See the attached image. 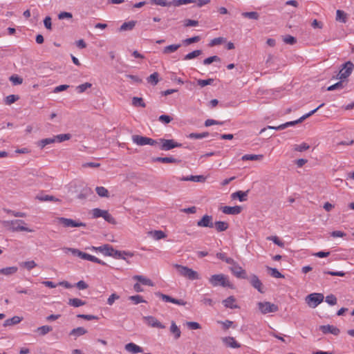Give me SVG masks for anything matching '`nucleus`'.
Here are the masks:
<instances>
[{
	"instance_id": "bf43d9fd",
	"label": "nucleus",
	"mask_w": 354,
	"mask_h": 354,
	"mask_svg": "<svg viewBox=\"0 0 354 354\" xmlns=\"http://www.w3.org/2000/svg\"><path fill=\"white\" fill-rule=\"evenodd\" d=\"M214 82V79L209 78L207 80H198L197 84L201 87H204L207 85H211Z\"/></svg>"
},
{
	"instance_id": "c85d7f7f",
	"label": "nucleus",
	"mask_w": 354,
	"mask_h": 354,
	"mask_svg": "<svg viewBox=\"0 0 354 354\" xmlns=\"http://www.w3.org/2000/svg\"><path fill=\"white\" fill-rule=\"evenodd\" d=\"M133 279H136L137 281H138L140 283H141L143 285L149 286H153V283L152 282V281L151 279H147L146 277H145L142 275H135L133 277Z\"/></svg>"
},
{
	"instance_id": "a878e982",
	"label": "nucleus",
	"mask_w": 354,
	"mask_h": 354,
	"mask_svg": "<svg viewBox=\"0 0 354 354\" xmlns=\"http://www.w3.org/2000/svg\"><path fill=\"white\" fill-rule=\"evenodd\" d=\"M170 332L174 335L175 339H178L180 337V330L174 321L171 323Z\"/></svg>"
},
{
	"instance_id": "f704fd0d",
	"label": "nucleus",
	"mask_w": 354,
	"mask_h": 354,
	"mask_svg": "<svg viewBox=\"0 0 354 354\" xmlns=\"http://www.w3.org/2000/svg\"><path fill=\"white\" fill-rule=\"evenodd\" d=\"M93 194V191L90 187H85L82 189V192L78 194L77 198L80 199L86 198L88 196Z\"/></svg>"
},
{
	"instance_id": "20e7f679",
	"label": "nucleus",
	"mask_w": 354,
	"mask_h": 354,
	"mask_svg": "<svg viewBox=\"0 0 354 354\" xmlns=\"http://www.w3.org/2000/svg\"><path fill=\"white\" fill-rule=\"evenodd\" d=\"M209 282L213 286H221L230 287L231 283L223 274H214L209 278Z\"/></svg>"
},
{
	"instance_id": "79ce46f5",
	"label": "nucleus",
	"mask_w": 354,
	"mask_h": 354,
	"mask_svg": "<svg viewBox=\"0 0 354 354\" xmlns=\"http://www.w3.org/2000/svg\"><path fill=\"white\" fill-rule=\"evenodd\" d=\"M53 330V328L50 326H42L37 328V331L40 335H45Z\"/></svg>"
},
{
	"instance_id": "c9c22d12",
	"label": "nucleus",
	"mask_w": 354,
	"mask_h": 354,
	"mask_svg": "<svg viewBox=\"0 0 354 354\" xmlns=\"http://www.w3.org/2000/svg\"><path fill=\"white\" fill-rule=\"evenodd\" d=\"M241 15L244 18L253 19V20H258L259 19V14L257 12L252 11V12H242Z\"/></svg>"
},
{
	"instance_id": "4d7b16f0",
	"label": "nucleus",
	"mask_w": 354,
	"mask_h": 354,
	"mask_svg": "<svg viewBox=\"0 0 354 354\" xmlns=\"http://www.w3.org/2000/svg\"><path fill=\"white\" fill-rule=\"evenodd\" d=\"M151 233L153 234V236L156 240H160L166 236L165 233L161 230H155Z\"/></svg>"
},
{
	"instance_id": "0e129e2a",
	"label": "nucleus",
	"mask_w": 354,
	"mask_h": 354,
	"mask_svg": "<svg viewBox=\"0 0 354 354\" xmlns=\"http://www.w3.org/2000/svg\"><path fill=\"white\" fill-rule=\"evenodd\" d=\"M172 120L173 118L168 115H161L158 118V120L164 124H169Z\"/></svg>"
},
{
	"instance_id": "9d476101",
	"label": "nucleus",
	"mask_w": 354,
	"mask_h": 354,
	"mask_svg": "<svg viewBox=\"0 0 354 354\" xmlns=\"http://www.w3.org/2000/svg\"><path fill=\"white\" fill-rule=\"evenodd\" d=\"M259 310L262 314H267L269 313H275L278 311L279 308L274 304H272L269 301L259 302L257 304Z\"/></svg>"
},
{
	"instance_id": "052dcab7",
	"label": "nucleus",
	"mask_w": 354,
	"mask_h": 354,
	"mask_svg": "<svg viewBox=\"0 0 354 354\" xmlns=\"http://www.w3.org/2000/svg\"><path fill=\"white\" fill-rule=\"evenodd\" d=\"M325 301L329 305L334 306L337 304V300L336 297L334 295L330 294V295L326 296Z\"/></svg>"
},
{
	"instance_id": "4be33fe9",
	"label": "nucleus",
	"mask_w": 354,
	"mask_h": 354,
	"mask_svg": "<svg viewBox=\"0 0 354 354\" xmlns=\"http://www.w3.org/2000/svg\"><path fill=\"white\" fill-rule=\"evenodd\" d=\"M124 348L127 351L133 354L143 352V349L142 347L131 342L127 344Z\"/></svg>"
},
{
	"instance_id": "8fccbe9b",
	"label": "nucleus",
	"mask_w": 354,
	"mask_h": 354,
	"mask_svg": "<svg viewBox=\"0 0 354 354\" xmlns=\"http://www.w3.org/2000/svg\"><path fill=\"white\" fill-rule=\"evenodd\" d=\"M196 0H173L171 1L172 6H180L183 4H188L191 3H195Z\"/></svg>"
},
{
	"instance_id": "aec40b11",
	"label": "nucleus",
	"mask_w": 354,
	"mask_h": 354,
	"mask_svg": "<svg viewBox=\"0 0 354 354\" xmlns=\"http://www.w3.org/2000/svg\"><path fill=\"white\" fill-rule=\"evenodd\" d=\"M108 256L113 257L115 259H125L124 256L132 257L133 254L131 252H125V251L121 252V251L115 250L113 249V252H111V253H108Z\"/></svg>"
},
{
	"instance_id": "bb28decb",
	"label": "nucleus",
	"mask_w": 354,
	"mask_h": 354,
	"mask_svg": "<svg viewBox=\"0 0 354 354\" xmlns=\"http://www.w3.org/2000/svg\"><path fill=\"white\" fill-rule=\"evenodd\" d=\"M136 24V21H129L128 22H124L120 27L119 30L120 32L127 31V30H131L135 27Z\"/></svg>"
},
{
	"instance_id": "13d9d810",
	"label": "nucleus",
	"mask_w": 354,
	"mask_h": 354,
	"mask_svg": "<svg viewBox=\"0 0 354 354\" xmlns=\"http://www.w3.org/2000/svg\"><path fill=\"white\" fill-rule=\"evenodd\" d=\"M200 39H201V38H200L199 36H194V37H192L184 39L183 41V43L185 45H189V44H191L192 43L198 42L200 41Z\"/></svg>"
},
{
	"instance_id": "ddd939ff",
	"label": "nucleus",
	"mask_w": 354,
	"mask_h": 354,
	"mask_svg": "<svg viewBox=\"0 0 354 354\" xmlns=\"http://www.w3.org/2000/svg\"><path fill=\"white\" fill-rule=\"evenodd\" d=\"M230 270L234 276L239 279H248L246 271L242 268L237 263L230 267Z\"/></svg>"
},
{
	"instance_id": "e2e57ef3",
	"label": "nucleus",
	"mask_w": 354,
	"mask_h": 354,
	"mask_svg": "<svg viewBox=\"0 0 354 354\" xmlns=\"http://www.w3.org/2000/svg\"><path fill=\"white\" fill-rule=\"evenodd\" d=\"M183 25L185 27L196 26L198 25V21L193 19H185L183 21Z\"/></svg>"
},
{
	"instance_id": "a18cd8bd",
	"label": "nucleus",
	"mask_w": 354,
	"mask_h": 354,
	"mask_svg": "<svg viewBox=\"0 0 354 354\" xmlns=\"http://www.w3.org/2000/svg\"><path fill=\"white\" fill-rule=\"evenodd\" d=\"M132 104L135 106H141L145 108L146 106V104L144 102L143 99L142 97H133L132 99Z\"/></svg>"
},
{
	"instance_id": "c756f323",
	"label": "nucleus",
	"mask_w": 354,
	"mask_h": 354,
	"mask_svg": "<svg viewBox=\"0 0 354 354\" xmlns=\"http://www.w3.org/2000/svg\"><path fill=\"white\" fill-rule=\"evenodd\" d=\"M86 302L78 298L69 299L68 304L73 307H80L86 305Z\"/></svg>"
},
{
	"instance_id": "b1692460",
	"label": "nucleus",
	"mask_w": 354,
	"mask_h": 354,
	"mask_svg": "<svg viewBox=\"0 0 354 354\" xmlns=\"http://www.w3.org/2000/svg\"><path fill=\"white\" fill-rule=\"evenodd\" d=\"M235 301V298L233 296H230L223 301V304H224L225 307L234 309L238 308V306L234 304Z\"/></svg>"
},
{
	"instance_id": "6e6552de",
	"label": "nucleus",
	"mask_w": 354,
	"mask_h": 354,
	"mask_svg": "<svg viewBox=\"0 0 354 354\" xmlns=\"http://www.w3.org/2000/svg\"><path fill=\"white\" fill-rule=\"evenodd\" d=\"M354 68L353 64L348 61L342 65V69L339 71L337 78L344 80L351 74Z\"/></svg>"
},
{
	"instance_id": "4468645a",
	"label": "nucleus",
	"mask_w": 354,
	"mask_h": 354,
	"mask_svg": "<svg viewBox=\"0 0 354 354\" xmlns=\"http://www.w3.org/2000/svg\"><path fill=\"white\" fill-rule=\"evenodd\" d=\"M145 323L151 327L153 328H165V326L162 323H160L155 317L153 316H145L143 317Z\"/></svg>"
},
{
	"instance_id": "49530a36",
	"label": "nucleus",
	"mask_w": 354,
	"mask_h": 354,
	"mask_svg": "<svg viewBox=\"0 0 354 354\" xmlns=\"http://www.w3.org/2000/svg\"><path fill=\"white\" fill-rule=\"evenodd\" d=\"M92 86V84L86 82L76 87V90L79 93H82L86 91V89L90 88Z\"/></svg>"
},
{
	"instance_id": "f03ea898",
	"label": "nucleus",
	"mask_w": 354,
	"mask_h": 354,
	"mask_svg": "<svg viewBox=\"0 0 354 354\" xmlns=\"http://www.w3.org/2000/svg\"><path fill=\"white\" fill-rule=\"evenodd\" d=\"M174 267L176 268L178 274L186 279L189 280H195L200 278V276L196 271H194L187 266L175 264Z\"/></svg>"
},
{
	"instance_id": "5fc2aeb1",
	"label": "nucleus",
	"mask_w": 354,
	"mask_h": 354,
	"mask_svg": "<svg viewBox=\"0 0 354 354\" xmlns=\"http://www.w3.org/2000/svg\"><path fill=\"white\" fill-rule=\"evenodd\" d=\"M208 136L209 133L207 132H204L201 133H192L189 135V138L193 139H202L203 138L207 137Z\"/></svg>"
},
{
	"instance_id": "f8f14e48",
	"label": "nucleus",
	"mask_w": 354,
	"mask_h": 354,
	"mask_svg": "<svg viewBox=\"0 0 354 354\" xmlns=\"http://www.w3.org/2000/svg\"><path fill=\"white\" fill-rule=\"evenodd\" d=\"M155 294L157 297H160L165 302H171L181 306H185L186 304V301H183V299H177L160 292H157Z\"/></svg>"
},
{
	"instance_id": "72a5a7b5",
	"label": "nucleus",
	"mask_w": 354,
	"mask_h": 354,
	"mask_svg": "<svg viewBox=\"0 0 354 354\" xmlns=\"http://www.w3.org/2000/svg\"><path fill=\"white\" fill-rule=\"evenodd\" d=\"M263 158V155L262 154H245L242 156L241 159L243 160H261Z\"/></svg>"
},
{
	"instance_id": "4c0bfd02",
	"label": "nucleus",
	"mask_w": 354,
	"mask_h": 354,
	"mask_svg": "<svg viewBox=\"0 0 354 354\" xmlns=\"http://www.w3.org/2000/svg\"><path fill=\"white\" fill-rule=\"evenodd\" d=\"M345 86V81L340 80L338 82L328 86L327 91H332L336 89H342Z\"/></svg>"
},
{
	"instance_id": "0eeeda50",
	"label": "nucleus",
	"mask_w": 354,
	"mask_h": 354,
	"mask_svg": "<svg viewBox=\"0 0 354 354\" xmlns=\"http://www.w3.org/2000/svg\"><path fill=\"white\" fill-rule=\"evenodd\" d=\"M57 221L65 227H86V225L85 223L64 217H59Z\"/></svg>"
},
{
	"instance_id": "473e14b6",
	"label": "nucleus",
	"mask_w": 354,
	"mask_h": 354,
	"mask_svg": "<svg viewBox=\"0 0 354 354\" xmlns=\"http://www.w3.org/2000/svg\"><path fill=\"white\" fill-rule=\"evenodd\" d=\"M214 226L215 227L217 232H221L225 231L228 228L229 225L227 222L225 221H216L214 224Z\"/></svg>"
},
{
	"instance_id": "2f4dec72",
	"label": "nucleus",
	"mask_w": 354,
	"mask_h": 354,
	"mask_svg": "<svg viewBox=\"0 0 354 354\" xmlns=\"http://www.w3.org/2000/svg\"><path fill=\"white\" fill-rule=\"evenodd\" d=\"M22 320V317H20L19 316H14L13 317L10 319H6L3 323V326L6 327L8 326L15 325L17 324H19Z\"/></svg>"
},
{
	"instance_id": "37998d69",
	"label": "nucleus",
	"mask_w": 354,
	"mask_h": 354,
	"mask_svg": "<svg viewBox=\"0 0 354 354\" xmlns=\"http://www.w3.org/2000/svg\"><path fill=\"white\" fill-rule=\"evenodd\" d=\"M96 193L100 197H109V191L104 187H97L95 188Z\"/></svg>"
},
{
	"instance_id": "864d4df0",
	"label": "nucleus",
	"mask_w": 354,
	"mask_h": 354,
	"mask_svg": "<svg viewBox=\"0 0 354 354\" xmlns=\"http://www.w3.org/2000/svg\"><path fill=\"white\" fill-rule=\"evenodd\" d=\"M20 266L25 267L28 270H30L37 266V263L34 261H28L22 262L20 264Z\"/></svg>"
},
{
	"instance_id": "5701e85b",
	"label": "nucleus",
	"mask_w": 354,
	"mask_h": 354,
	"mask_svg": "<svg viewBox=\"0 0 354 354\" xmlns=\"http://www.w3.org/2000/svg\"><path fill=\"white\" fill-rule=\"evenodd\" d=\"M248 193V191H246V192L237 191V192L232 194L231 198L232 199L238 198L241 202H243V201H247Z\"/></svg>"
},
{
	"instance_id": "774afa93",
	"label": "nucleus",
	"mask_w": 354,
	"mask_h": 354,
	"mask_svg": "<svg viewBox=\"0 0 354 354\" xmlns=\"http://www.w3.org/2000/svg\"><path fill=\"white\" fill-rule=\"evenodd\" d=\"M225 41V39L223 37H216L211 40L210 43L209 44V46H214L217 45L221 44Z\"/></svg>"
},
{
	"instance_id": "a19ab883",
	"label": "nucleus",
	"mask_w": 354,
	"mask_h": 354,
	"mask_svg": "<svg viewBox=\"0 0 354 354\" xmlns=\"http://www.w3.org/2000/svg\"><path fill=\"white\" fill-rule=\"evenodd\" d=\"M97 250L108 256V253L113 251V248L108 244L97 247Z\"/></svg>"
},
{
	"instance_id": "58836bf2",
	"label": "nucleus",
	"mask_w": 354,
	"mask_h": 354,
	"mask_svg": "<svg viewBox=\"0 0 354 354\" xmlns=\"http://www.w3.org/2000/svg\"><path fill=\"white\" fill-rule=\"evenodd\" d=\"M55 141H56L55 136H54L53 138H44V139L41 140L39 142L38 145L42 149L48 145L54 143Z\"/></svg>"
},
{
	"instance_id": "6e6d98bb",
	"label": "nucleus",
	"mask_w": 354,
	"mask_h": 354,
	"mask_svg": "<svg viewBox=\"0 0 354 354\" xmlns=\"http://www.w3.org/2000/svg\"><path fill=\"white\" fill-rule=\"evenodd\" d=\"M71 138V135L70 133L59 134L55 136L56 141H57L58 142H62L68 140Z\"/></svg>"
},
{
	"instance_id": "7ed1b4c3",
	"label": "nucleus",
	"mask_w": 354,
	"mask_h": 354,
	"mask_svg": "<svg viewBox=\"0 0 354 354\" xmlns=\"http://www.w3.org/2000/svg\"><path fill=\"white\" fill-rule=\"evenodd\" d=\"M157 140V145H159V149L162 151H169L176 147H180L182 146L181 143L177 142L173 139L160 138Z\"/></svg>"
},
{
	"instance_id": "ea45409f",
	"label": "nucleus",
	"mask_w": 354,
	"mask_h": 354,
	"mask_svg": "<svg viewBox=\"0 0 354 354\" xmlns=\"http://www.w3.org/2000/svg\"><path fill=\"white\" fill-rule=\"evenodd\" d=\"M202 54V50H195L188 54H187L183 59L184 60H189V59H194L196 57H197L198 56L201 55Z\"/></svg>"
},
{
	"instance_id": "9b49d317",
	"label": "nucleus",
	"mask_w": 354,
	"mask_h": 354,
	"mask_svg": "<svg viewBox=\"0 0 354 354\" xmlns=\"http://www.w3.org/2000/svg\"><path fill=\"white\" fill-rule=\"evenodd\" d=\"M93 218L102 217L104 219L109 223L114 224L115 223V218L109 213L107 210H102L99 208H95L93 209Z\"/></svg>"
},
{
	"instance_id": "39448f33",
	"label": "nucleus",
	"mask_w": 354,
	"mask_h": 354,
	"mask_svg": "<svg viewBox=\"0 0 354 354\" xmlns=\"http://www.w3.org/2000/svg\"><path fill=\"white\" fill-rule=\"evenodd\" d=\"M324 299L322 293H311L306 297V302L311 308L317 307Z\"/></svg>"
},
{
	"instance_id": "412c9836",
	"label": "nucleus",
	"mask_w": 354,
	"mask_h": 354,
	"mask_svg": "<svg viewBox=\"0 0 354 354\" xmlns=\"http://www.w3.org/2000/svg\"><path fill=\"white\" fill-rule=\"evenodd\" d=\"M223 342L226 346L233 348H238L241 347V344L238 343L233 337H223Z\"/></svg>"
},
{
	"instance_id": "69168bd1",
	"label": "nucleus",
	"mask_w": 354,
	"mask_h": 354,
	"mask_svg": "<svg viewBox=\"0 0 354 354\" xmlns=\"http://www.w3.org/2000/svg\"><path fill=\"white\" fill-rule=\"evenodd\" d=\"M283 41L288 44L293 45L297 42L295 37L291 35H286L283 37Z\"/></svg>"
},
{
	"instance_id": "dca6fc26",
	"label": "nucleus",
	"mask_w": 354,
	"mask_h": 354,
	"mask_svg": "<svg viewBox=\"0 0 354 354\" xmlns=\"http://www.w3.org/2000/svg\"><path fill=\"white\" fill-rule=\"evenodd\" d=\"M319 330L324 334L331 333L334 335H338L340 333V330L338 328L333 325H322L319 326Z\"/></svg>"
},
{
	"instance_id": "7c9ffc66",
	"label": "nucleus",
	"mask_w": 354,
	"mask_h": 354,
	"mask_svg": "<svg viewBox=\"0 0 354 354\" xmlns=\"http://www.w3.org/2000/svg\"><path fill=\"white\" fill-rule=\"evenodd\" d=\"M17 270H18V268L15 266L1 268L0 274H4L6 276H9V275H12V274H14L15 273H16L17 272Z\"/></svg>"
},
{
	"instance_id": "f257e3e1",
	"label": "nucleus",
	"mask_w": 354,
	"mask_h": 354,
	"mask_svg": "<svg viewBox=\"0 0 354 354\" xmlns=\"http://www.w3.org/2000/svg\"><path fill=\"white\" fill-rule=\"evenodd\" d=\"M2 225L9 231L12 232H32L34 230L30 229L25 225L26 223L24 220H12L3 221L1 222Z\"/></svg>"
},
{
	"instance_id": "423d86ee",
	"label": "nucleus",
	"mask_w": 354,
	"mask_h": 354,
	"mask_svg": "<svg viewBox=\"0 0 354 354\" xmlns=\"http://www.w3.org/2000/svg\"><path fill=\"white\" fill-rule=\"evenodd\" d=\"M132 140L134 143L140 146H144L147 145L155 146L158 144L157 140H153L152 138L139 135H133L132 136Z\"/></svg>"
},
{
	"instance_id": "a211bd4d",
	"label": "nucleus",
	"mask_w": 354,
	"mask_h": 354,
	"mask_svg": "<svg viewBox=\"0 0 354 354\" xmlns=\"http://www.w3.org/2000/svg\"><path fill=\"white\" fill-rule=\"evenodd\" d=\"M242 207L241 206H224L222 207V212L225 214L236 215L241 213Z\"/></svg>"
},
{
	"instance_id": "680f3d73",
	"label": "nucleus",
	"mask_w": 354,
	"mask_h": 354,
	"mask_svg": "<svg viewBox=\"0 0 354 354\" xmlns=\"http://www.w3.org/2000/svg\"><path fill=\"white\" fill-rule=\"evenodd\" d=\"M129 299L131 301H133V303H134L135 304H140V303L146 302V301L143 299L142 297V296H140V295H133V296H130V297H129Z\"/></svg>"
},
{
	"instance_id": "f3484780",
	"label": "nucleus",
	"mask_w": 354,
	"mask_h": 354,
	"mask_svg": "<svg viewBox=\"0 0 354 354\" xmlns=\"http://www.w3.org/2000/svg\"><path fill=\"white\" fill-rule=\"evenodd\" d=\"M250 283L259 292H261V293L264 292L263 286L261 281L259 280V277L257 275L252 274L250 277Z\"/></svg>"
},
{
	"instance_id": "338daca9",
	"label": "nucleus",
	"mask_w": 354,
	"mask_h": 354,
	"mask_svg": "<svg viewBox=\"0 0 354 354\" xmlns=\"http://www.w3.org/2000/svg\"><path fill=\"white\" fill-rule=\"evenodd\" d=\"M9 80L15 85L21 84L23 82V79L18 75H12L10 77Z\"/></svg>"
},
{
	"instance_id": "c03bdc74",
	"label": "nucleus",
	"mask_w": 354,
	"mask_h": 354,
	"mask_svg": "<svg viewBox=\"0 0 354 354\" xmlns=\"http://www.w3.org/2000/svg\"><path fill=\"white\" fill-rule=\"evenodd\" d=\"M346 14L341 10H337L336 12V20L343 23L346 22Z\"/></svg>"
},
{
	"instance_id": "3c124183",
	"label": "nucleus",
	"mask_w": 354,
	"mask_h": 354,
	"mask_svg": "<svg viewBox=\"0 0 354 354\" xmlns=\"http://www.w3.org/2000/svg\"><path fill=\"white\" fill-rule=\"evenodd\" d=\"M153 4L160 6H172L171 1L168 2L166 0H149Z\"/></svg>"
},
{
	"instance_id": "e433bc0d",
	"label": "nucleus",
	"mask_w": 354,
	"mask_h": 354,
	"mask_svg": "<svg viewBox=\"0 0 354 354\" xmlns=\"http://www.w3.org/2000/svg\"><path fill=\"white\" fill-rule=\"evenodd\" d=\"M87 333V330L83 327H77L76 328H73L70 332V335H73L75 337H79Z\"/></svg>"
},
{
	"instance_id": "cd10ccee",
	"label": "nucleus",
	"mask_w": 354,
	"mask_h": 354,
	"mask_svg": "<svg viewBox=\"0 0 354 354\" xmlns=\"http://www.w3.org/2000/svg\"><path fill=\"white\" fill-rule=\"evenodd\" d=\"M181 45L180 44H171L169 46H165L162 50V53L165 55H168L172 53H174L176 51Z\"/></svg>"
},
{
	"instance_id": "393cba45",
	"label": "nucleus",
	"mask_w": 354,
	"mask_h": 354,
	"mask_svg": "<svg viewBox=\"0 0 354 354\" xmlns=\"http://www.w3.org/2000/svg\"><path fill=\"white\" fill-rule=\"evenodd\" d=\"M180 180L183 181H193V182H205V177L203 175L199 176H189L187 177H183Z\"/></svg>"
},
{
	"instance_id": "603ef678",
	"label": "nucleus",
	"mask_w": 354,
	"mask_h": 354,
	"mask_svg": "<svg viewBox=\"0 0 354 354\" xmlns=\"http://www.w3.org/2000/svg\"><path fill=\"white\" fill-rule=\"evenodd\" d=\"M19 99V95H10L7 96L5 99V102L6 104L10 105L12 103L15 102Z\"/></svg>"
},
{
	"instance_id": "6ab92c4d",
	"label": "nucleus",
	"mask_w": 354,
	"mask_h": 354,
	"mask_svg": "<svg viewBox=\"0 0 354 354\" xmlns=\"http://www.w3.org/2000/svg\"><path fill=\"white\" fill-rule=\"evenodd\" d=\"M152 161L162 163H179L180 162V160L173 157H155L152 158Z\"/></svg>"
},
{
	"instance_id": "1a4fd4ad",
	"label": "nucleus",
	"mask_w": 354,
	"mask_h": 354,
	"mask_svg": "<svg viewBox=\"0 0 354 354\" xmlns=\"http://www.w3.org/2000/svg\"><path fill=\"white\" fill-rule=\"evenodd\" d=\"M324 105V103L321 104L319 106H317L316 109H313V111H310L309 113H306V115H304L300 118H299L297 120L288 122L284 124H282L279 125V129H286V127L294 126L298 123L302 122L304 120H306L307 118L310 117L313 114H314L319 108L322 107Z\"/></svg>"
},
{
	"instance_id": "09e8293b",
	"label": "nucleus",
	"mask_w": 354,
	"mask_h": 354,
	"mask_svg": "<svg viewBox=\"0 0 354 354\" xmlns=\"http://www.w3.org/2000/svg\"><path fill=\"white\" fill-rule=\"evenodd\" d=\"M214 62H221V58L216 55L209 57L203 62L204 65H209Z\"/></svg>"
},
{
	"instance_id": "de8ad7c7",
	"label": "nucleus",
	"mask_w": 354,
	"mask_h": 354,
	"mask_svg": "<svg viewBox=\"0 0 354 354\" xmlns=\"http://www.w3.org/2000/svg\"><path fill=\"white\" fill-rule=\"evenodd\" d=\"M147 82L152 85H156L158 82V73L155 72L150 75L147 78Z\"/></svg>"
},
{
	"instance_id": "2eb2a0df",
	"label": "nucleus",
	"mask_w": 354,
	"mask_h": 354,
	"mask_svg": "<svg viewBox=\"0 0 354 354\" xmlns=\"http://www.w3.org/2000/svg\"><path fill=\"white\" fill-rule=\"evenodd\" d=\"M197 225L203 227H213V218L209 215H205L202 218L197 221Z\"/></svg>"
}]
</instances>
